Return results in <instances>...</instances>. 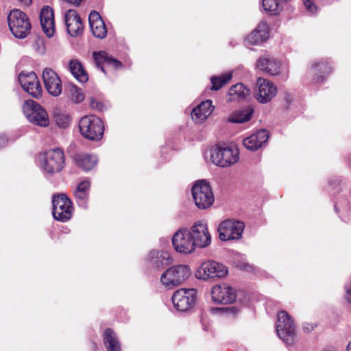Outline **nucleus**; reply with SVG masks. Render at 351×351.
I'll use <instances>...</instances> for the list:
<instances>
[{"label": "nucleus", "instance_id": "f257e3e1", "mask_svg": "<svg viewBox=\"0 0 351 351\" xmlns=\"http://www.w3.org/2000/svg\"><path fill=\"white\" fill-rule=\"evenodd\" d=\"M41 169L48 175L60 172L65 165L64 152L60 148L51 149L38 156Z\"/></svg>", "mask_w": 351, "mask_h": 351}, {"label": "nucleus", "instance_id": "f03ea898", "mask_svg": "<svg viewBox=\"0 0 351 351\" xmlns=\"http://www.w3.org/2000/svg\"><path fill=\"white\" fill-rule=\"evenodd\" d=\"M276 330L278 336L287 346H291L296 338V327L291 317L285 311H280L277 315Z\"/></svg>", "mask_w": 351, "mask_h": 351}, {"label": "nucleus", "instance_id": "7ed1b4c3", "mask_svg": "<svg viewBox=\"0 0 351 351\" xmlns=\"http://www.w3.org/2000/svg\"><path fill=\"white\" fill-rule=\"evenodd\" d=\"M79 128L82 136L90 141H99L104 135V123L95 115L82 117L79 121Z\"/></svg>", "mask_w": 351, "mask_h": 351}, {"label": "nucleus", "instance_id": "20e7f679", "mask_svg": "<svg viewBox=\"0 0 351 351\" xmlns=\"http://www.w3.org/2000/svg\"><path fill=\"white\" fill-rule=\"evenodd\" d=\"M191 275V269L187 265L172 266L162 273L160 277L162 284L169 288L182 285Z\"/></svg>", "mask_w": 351, "mask_h": 351}, {"label": "nucleus", "instance_id": "39448f33", "mask_svg": "<svg viewBox=\"0 0 351 351\" xmlns=\"http://www.w3.org/2000/svg\"><path fill=\"white\" fill-rule=\"evenodd\" d=\"M8 25L12 34L18 38H25L30 32L32 25L25 13L14 9L8 17Z\"/></svg>", "mask_w": 351, "mask_h": 351}, {"label": "nucleus", "instance_id": "423d86ee", "mask_svg": "<svg viewBox=\"0 0 351 351\" xmlns=\"http://www.w3.org/2000/svg\"><path fill=\"white\" fill-rule=\"evenodd\" d=\"M191 193L195 204L199 209L210 208L215 201L211 186L206 180L197 181L192 187Z\"/></svg>", "mask_w": 351, "mask_h": 351}, {"label": "nucleus", "instance_id": "0eeeda50", "mask_svg": "<svg viewBox=\"0 0 351 351\" xmlns=\"http://www.w3.org/2000/svg\"><path fill=\"white\" fill-rule=\"evenodd\" d=\"M23 111L28 121L40 127H47L49 119L47 112L34 100H26L23 105Z\"/></svg>", "mask_w": 351, "mask_h": 351}, {"label": "nucleus", "instance_id": "6e6552de", "mask_svg": "<svg viewBox=\"0 0 351 351\" xmlns=\"http://www.w3.org/2000/svg\"><path fill=\"white\" fill-rule=\"evenodd\" d=\"M245 225L240 221L226 219L218 227L219 237L221 241L238 240L241 238Z\"/></svg>", "mask_w": 351, "mask_h": 351}, {"label": "nucleus", "instance_id": "1a4fd4ad", "mask_svg": "<svg viewBox=\"0 0 351 351\" xmlns=\"http://www.w3.org/2000/svg\"><path fill=\"white\" fill-rule=\"evenodd\" d=\"M174 308L179 311L191 309L197 300V291L195 289H180L176 291L171 298Z\"/></svg>", "mask_w": 351, "mask_h": 351}, {"label": "nucleus", "instance_id": "9d476101", "mask_svg": "<svg viewBox=\"0 0 351 351\" xmlns=\"http://www.w3.org/2000/svg\"><path fill=\"white\" fill-rule=\"evenodd\" d=\"M239 150L230 147H217L211 150L210 160L217 166L227 167L239 160Z\"/></svg>", "mask_w": 351, "mask_h": 351}, {"label": "nucleus", "instance_id": "9b49d317", "mask_svg": "<svg viewBox=\"0 0 351 351\" xmlns=\"http://www.w3.org/2000/svg\"><path fill=\"white\" fill-rule=\"evenodd\" d=\"M53 216L55 219L66 221L71 217L72 202L64 194L53 196Z\"/></svg>", "mask_w": 351, "mask_h": 351}, {"label": "nucleus", "instance_id": "f8f14e48", "mask_svg": "<svg viewBox=\"0 0 351 351\" xmlns=\"http://www.w3.org/2000/svg\"><path fill=\"white\" fill-rule=\"evenodd\" d=\"M228 274L227 267L221 263L208 261L202 263L196 271V277L202 280L223 278Z\"/></svg>", "mask_w": 351, "mask_h": 351}, {"label": "nucleus", "instance_id": "ddd939ff", "mask_svg": "<svg viewBox=\"0 0 351 351\" xmlns=\"http://www.w3.org/2000/svg\"><path fill=\"white\" fill-rule=\"evenodd\" d=\"M172 243L176 252L182 254H190L195 249L191 232L186 229L178 230L172 238Z\"/></svg>", "mask_w": 351, "mask_h": 351}, {"label": "nucleus", "instance_id": "4468645a", "mask_svg": "<svg viewBox=\"0 0 351 351\" xmlns=\"http://www.w3.org/2000/svg\"><path fill=\"white\" fill-rule=\"evenodd\" d=\"M277 88L269 80L258 77L256 80V88L254 90V97L262 104L270 101L276 95Z\"/></svg>", "mask_w": 351, "mask_h": 351}, {"label": "nucleus", "instance_id": "2eb2a0df", "mask_svg": "<svg viewBox=\"0 0 351 351\" xmlns=\"http://www.w3.org/2000/svg\"><path fill=\"white\" fill-rule=\"evenodd\" d=\"M19 81L23 90L34 97H38L42 93V88L38 77L34 72H21Z\"/></svg>", "mask_w": 351, "mask_h": 351}, {"label": "nucleus", "instance_id": "dca6fc26", "mask_svg": "<svg viewBox=\"0 0 351 351\" xmlns=\"http://www.w3.org/2000/svg\"><path fill=\"white\" fill-rule=\"evenodd\" d=\"M190 232L195 247L203 248L210 245L211 237L206 223L197 221L192 226Z\"/></svg>", "mask_w": 351, "mask_h": 351}, {"label": "nucleus", "instance_id": "f3484780", "mask_svg": "<svg viewBox=\"0 0 351 351\" xmlns=\"http://www.w3.org/2000/svg\"><path fill=\"white\" fill-rule=\"evenodd\" d=\"M213 302L221 304L232 303L237 298L236 291L228 285H215L211 291Z\"/></svg>", "mask_w": 351, "mask_h": 351}, {"label": "nucleus", "instance_id": "a211bd4d", "mask_svg": "<svg viewBox=\"0 0 351 351\" xmlns=\"http://www.w3.org/2000/svg\"><path fill=\"white\" fill-rule=\"evenodd\" d=\"M43 79L45 88L50 95L54 97L60 95L62 90V82L55 71L49 68L45 69Z\"/></svg>", "mask_w": 351, "mask_h": 351}, {"label": "nucleus", "instance_id": "6ab92c4d", "mask_svg": "<svg viewBox=\"0 0 351 351\" xmlns=\"http://www.w3.org/2000/svg\"><path fill=\"white\" fill-rule=\"evenodd\" d=\"M64 19L68 33L73 37L82 34L84 29L83 23L78 13L75 10H69L64 14Z\"/></svg>", "mask_w": 351, "mask_h": 351}, {"label": "nucleus", "instance_id": "aec40b11", "mask_svg": "<svg viewBox=\"0 0 351 351\" xmlns=\"http://www.w3.org/2000/svg\"><path fill=\"white\" fill-rule=\"evenodd\" d=\"M40 25L44 33L49 38L52 37L55 32V22L53 9L44 6L40 13Z\"/></svg>", "mask_w": 351, "mask_h": 351}, {"label": "nucleus", "instance_id": "412c9836", "mask_svg": "<svg viewBox=\"0 0 351 351\" xmlns=\"http://www.w3.org/2000/svg\"><path fill=\"white\" fill-rule=\"evenodd\" d=\"M269 132L267 130H261L243 141V145L248 150L256 151L262 147L268 141Z\"/></svg>", "mask_w": 351, "mask_h": 351}, {"label": "nucleus", "instance_id": "4be33fe9", "mask_svg": "<svg viewBox=\"0 0 351 351\" xmlns=\"http://www.w3.org/2000/svg\"><path fill=\"white\" fill-rule=\"evenodd\" d=\"M90 29L93 35L98 38H104L107 34V28L99 14L93 10L88 17Z\"/></svg>", "mask_w": 351, "mask_h": 351}, {"label": "nucleus", "instance_id": "5701e85b", "mask_svg": "<svg viewBox=\"0 0 351 351\" xmlns=\"http://www.w3.org/2000/svg\"><path fill=\"white\" fill-rule=\"evenodd\" d=\"M147 260L152 267L160 269L170 264V255L165 251L152 250L148 254Z\"/></svg>", "mask_w": 351, "mask_h": 351}, {"label": "nucleus", "instance_id": "b1692460", "mask_svg": "<svg viewBox=\"0 0 351 351\" xmlns=\"http://www.w3.org/2000/svg\"><path fill=\"white\" fill-rule=\"evenodd\" d=\"M268 30L267 24L264 21L261 22L256 28L247 36V42L252 45H258L264 42L268 38Z\"/></svg>", "mask_w": 351, "mask_h": 351}, {"label": "nucleus", "instance_id": "393cba45", "mask_svg": "<svg viewBox=\"0 0 351 351\" xmlns=\"http://www.w3.org/2000/svg\"><path fill=\"white\" fill-rule=\"evenodd\" d=\"M93 56L97 66L100 67L104 73H106V71L102 64H106L116 69L122 67V63L121 62L109 56L106 51H101L98 52H94Z\"/></svg>", "mask_w": 351, "mask_h": 351}, {"label": "nucleus", "instance_id": "a878e982", "mask_svg": "<svg viewBox=\"0 0 351 351\" xmlns=\"http://www.w3.org/2000/svg\"><path fill=\"white\" fill-rule=\"evenodd\" d=\"M75 165L84 171H90L93 169L97 163V158L95 155L79 153L73 156Z\"/></svg>", "mask_w": 351, "mask_h": 351}, {"label": "nucleus", "instance_id": "bb28decb", "mask_svg": "<svg viewBox=\"0 0 351 351\" xmlns=\"http://www.w3.org/2000/svg\"><path fill=\"white\" fill-rule=\"evenodd\" d=\"M213 110L214 106L212 105V101L206 100L193 109L191 116L193 119L202 122L208 118Z\"/></svg>", "mask_w": 351, "mask_h": 351}, {"label": "nucleus", "instance_id": "cd10ccee", "mask_svg": "<svg viewBox=\"0 0 351 351\" xmlns=\"http://www.w3.org/2000/svg\"><path fill=\"white\" fill-rule=\"evenodd\" d=\"M257 67L269 75H276L280 73V64L273 59L267 58H261L257 61Z\"/></svg>", "mask_w": 351, "mask_h": 351}, {"label": "nucleus", "instance_id": "c85d7f7f", "mask_svg": "<svg viewBox=\"0 0 351 351\" xmlns=\"http://www.w3.org/2000/svg\"><path fill=\"white\" fill-rule=\"evenodd\" d=\"M251 93L249 88L245 86L242 83H238L232 86L228 92L230 96V101H242L246 99Z\"/></svg>", "mask_w": 351, "mask_h": 351}, {"label": "nucleus", "instance_id": "c756f323", "mask_svg": "<svg viewBox=\"0 0 351 351\" xmlns=\"http://www.w3.org/2000/svg\"><path fill=\"white\" fill-rule=\"evenodd\" d=\"M69 68L73 77L80 82L84 83L88 80V75L79 60H71L69 62Z\"/></svg>", "mask_w": 351, "mask_h": 351}, {"label": "nucleus", "instance_id": "7c9ffc66", "mask_svg": "<svg viewBox=\"0 0 351 351\" xmlns=\"http://www.w3.org/2000/svg\"><path fill=\"white\" fill-rule=\"evenodd\" d=\"M104 343L107 351H121V344L114 332L107 328L104 334Z\"/></svg>", "mask_w": 351, "mask_h": 351}, {"label": "nucleus", "instance_id": "2f4dec72", "mask_svg": "<svg viewBox=\"0 0 351 351\" xmlns=\"http://www.w3.org/2000/svg\"><path fill=\"white\" fill-rule=\"evenodd\" d=\"M90 185L88 180H84L77 185L74 192L77 202L81 206L85 207L86 205Z\"/></svg>", "mask_w": 351, "mask_h": 351}, {"label": "nucleus", "instance_id": "473e14b6", "mask_svg": "<svg viewBox=\"0 0 351 351\" xmlns=\"http://www.w3.org/2000/svg\"><path fill=\"white\" fill-rule=\"evenodd\" d=\"M313 71L315 75H317V77L315 79V82H319L331 73L332 69L328 62H321L313 66Z\"/></svg>", "mask_w": 351, "mask_h": 351}, {"label": "nucleus", "instance_id": "72a5a7b5", "mask_svg": "<svg viewBox=\"0 0 351 351\" xmlns=\"http://www.w3.org/2000/svg\"><path fill=\"white\" fill-rule=\"evenodd\" d=\"M252 114L253 110L252 108H247L234 112L228 117V120L232 123H245L251 119Z\"/></svg>", "mask_w": 351, "mask_h": 351}, {"label": "nucleus", "instance_id": "f704fd0d", "mask_svg": "<svg viewBox=\"0 0 351 351\" xmlns=\"http://www.w3.org/2000/svg\"><path fill=\"white\" fill-rule=\"evenodd\" d=\"M232 77V73L228 72L220 75L213 76L210 78L212 87L211 90H218L226 85Z\"/></svg>", "mask_w": 351, "mask_h": 351}, {"label": "nucleus", "instance_id": "c9c22d12", "mask_svg": "<svg viewBox=\"0 0 351 351\" xmlns=\"http://www.w3.org/2000/svg\"><path fill=\"white\" fill-rule=\"evenodd\" d=\"M68 97L70 101L74 104L81 103L84 99L82 90L74 84H71L69 86Z\"/></svg>", "mask_w": 351, "mask_h": 351}, {"label": "nucleus", "instance_id": "e433bc0d", "mask_svg": "<svg viewBox=\"0 0 351 351\" xmlns=\"http://www.w3.org/2000/svg\"><path fill=\"white\" fill-rule=\"evenodd\" d=\"M263 7L269 14H277L279 12V3L278 0H263Z\"/></svg>", "mask_w": 351, "mask_h": 351}, {"label": "nucleus", "instance_id": "4c0bfd02", "mask_svg": "<svg viewBox=\"0 0 351 351\" xmlns=\"http://www.w3.org/2000/svg\"><path fill=\"white\" fill-rule=\"evenodd\" d=\"M213 313L237 315L239 312V308L235 306H226L220 308H213L211 309Z\"/></svg>", "mask_w": 351, "mask_h": 351}, {"label": "nucleus", "instance_id": "58836bf2", "mask_svg": "<svg viewBox=\"0 0 351 351\" xmlns=\"http://www.w3.org/2000/svg\"><path fill=\"white\" fill-rule=\"evenodd\" d=\"M56 122L59 126L66 128L69 125V119L66 115H58L56 117Z\"/></svg>", "mask_w": 351, "mask_h": 351}, {"label": "nucleus", "instance_id": "ea45409f", "mask_svg": "<svg viewBox=\"0 0 351 351\" xmlns=\"http://www.w3.org/2000/svg\"><path fill=\"white\" fill-rule=\"evenodd\" d=\"M90 106L91 108L97 110L99 111H101L104 109L103 104L97 101L93 97L90 99Z\"/></svg>", "mask_w": 351, "mask_h": 351}, {"label": "nucleus", "instance_id": "a19ab883", "mask_svg": "<svg viewBox=\"0 0 351 351\" xmlns=\"http://www.w3.org/2000/svg\"><path fill=\"white\" fill-rule=\"evenodd\" d=\"M317 10V7L313 2L308 0V12L315 13Z\"/></svg>", "mask_w": 351, "mask_h": 351}, {"label": "nucleus", "instance_id": "79ce46f5", "mask_svg": "<svg viewBox=\"0 0 351 351\" xmlns=\"http://www.w3.org/2000/svg\"><path fill=\"white\" fill-rule=\"evenodd\" d=\"M8 139L4 135H0V148L6 145Z\"/></svg>", "mask_w": 351, "mask_h": 351}, {"label": "nucleus", "instance_id": "37998d69", "mask_svg": "<svg viewBox=\"0 0 351 351\" xmlns=\"http://www.w3.org/2000/svg\"><path fill=\"white\" fill-rule=\"evenodd\" d=\"M322 351H337V350L334 347L328 346L324 348Z\"/></svg>", "mask_w": 351, "mask_h": 351}, {"label": "nucleus", "instance_id": "c03bdc74", "mask_svg": "<svg viewBox=\"0 0 351 351\" xmlns=\"http://www.w3.org/2000/svg\"><path fill=\"white\" fill-rule=\"evenodd\" d=\"M19 1L25 5H29L32 2V0H19Z\"/></svg>", "mask_w": 351, "mask_h": 351}, {"label": "nucleus", "instance_id": "a18cd8bd", "mask_svg": "<svg viewBox=\"0 0 351 351\" xmlns=\"http://www.w3.org/2000/svg\"><path fill=\"white\" fill-rule=\"evenodd\" d=\"M347 351H351V341L348 343L347 346Z\"/></svg>", "mask_w": 351, "mask_h": 351}, {"label": "nucleus", "instance_id": "49530a36", "mask_svg": "<svg viewBox=\"0 0 351 351\" xmlns=\"http://www.w3.org/2000/svg\"><path fill=\"white\" fill-rule=\"evenodd\" d=\"M303 2L305 5H307V0H303Z\"/></svg>", "mask_w": 351, "mask_h": 351}]
</instances>
